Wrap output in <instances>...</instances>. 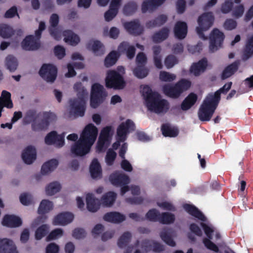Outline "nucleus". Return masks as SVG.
<instances>
[{
    "label": "nucleus",
    "instance_id": "nucleus-1",
    "mask_svg": "<svg viewBox=\"0 0 253 253\" xmlns=\"http://www.w3.org/2000/svg\"><path fill=\"white\" fill-rule=\"evenodd\" d=\"M98 133L97 127L92 124L85 126L78 141L72 146L71 151L77 156H84L90 150Z\"/></svg>",
    "mask_w": 253,
    "mask_h": 253
},
{
    "label": "nucleus",
    "instance_id": "nucleus-2",
    "mask_svg": "<svg viewBox=\"0 0 253 253\" xmlns=\"http://www.w3.org/2000/svg\"><path fill=\"white\" fill-rule=\"evenodd\" d=\"M146 107L151 112L156 114L166 113L169 108V102L162 99L160 94L156 91H153L148 85L143 86L141 90Z\"/></svg>",
    "mask_w": 253,
    "mask_h": 253
},
{
    "label": "nucleus",
    "instance_id": "nucleus-3",
    "mask_svg": "<svg viewBox=\"0 0 253 253\" xmlns=\"http://www.w3.org/2000/svg\"><path fill=\"white\" fill-rule=\"evenodd\" d=\"M74 89L77 94V98L70 99V106L76 116L83 117L85 110V99L88 93L86 89L81 82L76 83Z\"/></svg>",
    "mask_w": 253,
    "mask_h": 253
},
{
    "label": "nucleus",
    "instance_id": "nucleus-4",
    "mask_svg": "<svg viewBox=\"0 0 253 253\" xmlns=\"http://www.w3.org/2000/svg\"><path fill=\"white\" fill-rule=\"evenodd\" d=\"M39 116L36 114V111L34 110H28L25 115V119L28 122H33L32 124V129L34 131H40L46 129L50 123L56 119V115L51 112H44L42 114V118L40 121L37 122V119Z\"/></svg>",
    "mask_w": 253,
    "mask_h": 253
},
{
    "label": "nucleus",
    "instance_id": "nucleus-5",
    "mask_svg": "<svg viewBox=\"0 0 253 253\" xmlns=\"http://www.w3.org/2000/svg\"><path fill=\"white\" fill-rule=\"evenodd\" d=\"M191 86V82L185 79H180L174 85L167 84L163 86V91L165 95L172 98H177L185 91Z\"/></svg>",
    "mask_w": 253,
    "mask_h": 253
},
{
    "label": "nucleus",
    "instance_id": "nucleus-6",
    "mask_svg": "<svg viewBox=\"0 0 253 253\" xmlns=\"http://www.w3.org/2000/svg\"><path fill=\"white\" fill-rule=\"evenodd\" d=\"M105 85L108 88L122 89L126 86V82L123 76L118 72L110 70L107 73Z\"/></svg>",
    "mask_w": 253,
    "mask_h": 253
},
{
    "label": "nucleus",
    "instance_id": "nucleus-7",
    "mask_svg": "<svg viewBox=\"0 0 253 253\" xmlns=\"http://www.w3.org/2000/svg\"><path fill=\"white\" fill-rule=\"evenodd\" d=\"M107 93L103 85L98 83L94 84L91 87L90 106L97 108L105 100Z\"/></svg>",
    "mask_w": 253,
    "mask_h": 253
},
{
    "label": "nucleus",
    "instance_id": "nucleus-8",
    "mask_svg": "<svg viewBox=\"0 0 253 253\" xmlns=\"http://www.w3.org/2000/svg\"><path fill=\"white\" fill-rule=\"evenodd\" d=\"M213 21L214 16L211 12L205 13L199 17L198 19L199 27L196 28V31L201 38L207 39L203 32L208 30L212 25Z\"/></svg>",
    "mask_w": 253,
    "mask_h": 253
},
{
    "label": "nucleus",
    "instance_id": "nucleus-9",
    "mask_svg": "<svg viewBox=\"0 0 253 253\" xmlns=\"http://www.w3.org/2000/svg\"><path fill=\"white\" fill-rule=\"evenodd\" d=\"M57 74V68L51 64H43L39 71L40 76L47 82H54Z\"/></svg>",
    "mask_w": 253,
    "mask_h": 253
},
{
    "label": "nucleus",
    "instance_id": "nucleus-10",
    "mask_svg": "<svg viewBox=\"0 0 253 253\" xmlns=\"http://www.w3.org/2000/svg\"><path fill=\"white\" fill-rule=\"evenodd\" d=\"M135 128L134 123L129 119L122 123L117 129V140L125 141L126 139L127 135L134 130Z\"/></svg>",
    "mask_w": 253,
    "mask_h": 253
},
{
    "label": "nucleus",
    "instance_id": "nucleus-11",
    "mask_svg": "<svg viewBox=\"0 0 253 253\" xmlns=\"http://www.w3.org/2000/svg\"><path fill=\"white\" fill-rule=\"evenodd\" d=\"M224 34L217 29H214L210 36L209 49L211 52L217 50L222 46L224 39Z\"/></svg>",
    "mask_w": 253,
    "mask_h": 253
},
{
    "label": "nucleus",
    "instance_id": "nucleus-12",
    "mask_svg": "<svg viewBox=\"0 0 253 253\" xmlns=\"http://www.w3.org/2000/svg\"><path fill=\"white\" fill-rule=\"evenodd\" d=\"M216 108L215 107L204 100L198 111L199 120L203 122L209 121L211 119Z\"/></svg>",
    "mask_w": 253,
    "mask_h": 253
},
{
    "label": "nucleus",
    "instance_id": "nucleus-13",
    "mask_svg": "<svg viewBox=\"0 0 253 253\" xmlns=\"http://www.w3.org/2000/svg\"><path fill=\"white\" fill-rule=\"evenodd\" d=\"M200 225L203 229L205 234L208 238H205L203 239V242L205 246L207 249L211 251L218 253L219 252L218 247L214 243L211 241V239L212 237V233L213 232V230L209 225L204 222H201L200 223Z\"/></svg>",
    "mask_w": 253,
    "mask_h": 253
},
{
    "label": "nucleus",
    "instance_id": "nucleus-14",
    "mask_svg": "<svg viewBox=\"0 0 253 253\" xmlns=\"http://www.w3.org/2000/svg\"><path fill=\"white\" fill-rule=\"evenodd\" d=\"M113 133V127L111 126H106L102 128L97 142L98 149H102L105 143H110Z\"/></svg>",
    "mask_w": 253,
    "mask_h": 253
},
{
    "label": "nucleus",
    "instance_id": "nucleus-15",
    "mask_svg": "<svg viewBox=\"0 0 253 253\" xmlns=\"http://www.w3.org/2000/svg\"><path fill=\"white\" fill-rule=\"evenodd\" d=\"M64 133L58 135L56 131H52L45 137V143L47 145L55 144L60 148L64 144Z\"/></svg>",
    "mask_w": 253,
    "mask_h": 253
},
{
    "label": "nucleus",
    "instance_id": "nucleus-16",
    "mask_svg": "<svg viewBox=\"0 0 253 253\" xmlns=\"http://www.w3.org/2000/svg\"><path fill=\"white\" fill-rule=\"evenodd\" d=\"M109 180L113 185L116 186L127 185L130 181L127 175L118 171L112 173L109 176Z\"/></svg>",
    "mask_w": 253,
    "mask_h": 253
},
{
    "label": "nucleus",
    "instance_id": "nucleus-17",
    "mask_svg": "<svg viewBox=\"0 0 253 253\" xmlns=\"http://www.w3.org/2000/svg\"><path fill=\"white\" fill-rule=\"evenodd\" d=\"M50 26L48 28L50 35L56 40L61 39V31L57 27L59 23V16L57 14H52L49 19Z\"/></svg>",
    "mask_w": 253,
    "mask_h": 253
},
{
    "label": "nucleus",
    "instance_id": "nucleus-18",
    "mask_svg": "<svg viewBox=\"0 0 253 253\" xmlns=\"http://www.w3.org/2000/svg\"><path fill=\"white\" fill-rule=\"evenodd\" d=\"M124 26L128 33L134 36L140 35L143 32V28L137 19L125 22Z\"/></svg>",
    "mask_w": 253,
    "mask_h": 253
},
{
    "label": "nucleus",
    "instance_id": "nucleus-19",
    "mask_svg": "<svg viewBox=\"0 0 253 253\" xmlns=\"http://www.w3.org/2000/svg\"><path fill=\"white\" fill-rule=\"evenodd\" d=\"M22 48L25 50H36L41 46L39 41H38L33 35L26 37L21 42Z\"/></svg>",
    "mask_w": 253,
    "mask_h": 253
},
{
    "label": "nucleus",
    "instance_id": "nucleus-20",
    "mask_svg": "<svg viewBox=\"0 0 253 253\" xmlns=\"http://www.w3.org/2000/svg\"><path fill=\"white\" fill-rule=\"evenodd\" d=\"M207 66V59L206 58H203L198 62L192 64L190 68V72L195 76H199L206 71Z\"/></svg>",
    "mask_w": 253,
    "mask_h": 253
},
{
    "label": "nucleus",
    "instance_id": "nucleus-21",
    "mask_svg": "<svg viewBox=\"0 0 253 253\" xmlns=\"http://www.w3.org/2000/svg\"><path fill=\"white\" fill-rule=\"evenodd\" d=\"M22 158L24 162L27 164H32L37 158L35 148L31 145L27 146L22 153Z\"/></svg>",
    "mask_w": 253,
    "mask_h": 253
},
{
    "label": "nucleus",
    "instance_id": "nucleus-22",
    "mask_svg": "<svg viewBox=\"0 0 253 253\" xmlns=\"http://www.w3.org/2000/svg\"><path fill=\"white\" fill-rule=\"evenodd\" d=\"M74 215L69 212H63L57 214L54 218V225H65L71 223L74 219Z\"/></svg>",
    "mask_w": 253,
    "mask_h": 253
},
{
    "label": "nucleus",
    "instance_id": "nucleus-23",
    "mask_svg": "<svg viewBox=\"0 0 253 253\" xmlns=\"http://www.w3.org/2000/svg\"><path fill=\"white\" fill-rule=\"evenodd\" d=\"M0 253H18L13 241L7 238L0 239Z\"/></svg>",
    "mask_w": 253,
    "mask_h": 253
},
{
    "label": "nucleus",
    "instance_id": "nucleus-24",
    "mask_svg": "<svg viewBox=\"0 0 253 253\" xmlns=\"http://www.w3.org/2000/svg\"><path fill=\"white\" fill-rule=\"evenodd\" d=\"M21 219L14 215H5L2 221L3 225L8 227H18L22 225Z\"/></svg>",
    "mask_w": 253,
    "mask_h": 253
},
{
    "label": "nucleus",
    "instance_id": "nucleus-25",
    "mask_svg": "<svg viewBox=\"0 0 253 253\" xmlns=\"http://www.w3.org/2000/svg\"><path fill=\"white\" fill-rule=\"evenodd\" d=\"M174 33L175 37L179 40L184 39L187 34V25L184 22H177L174 27Z\"/></svg>",
    "mask_w": 253,
    "mask_h": 253
},
{
    "label": "nucleus",
    "instance_id": "nucleus-26",
    "mask_svg": "<svg viewBox=\"0 0 253 253\" xmlns=\"http://www.w3.org/2000/svg\"><path fill=\"white\" fill-rule=\"evenodd\" d=\"M103 219L108 222L119 223L125 220L126 216L119 212L112 211L105 213L103 216Z\"/></svg>",
    "mask_w": 253,
    "mask_h": 253
},
{
    "label": "nucleus",
    "instance_id": "nucleus-27",
    "mask_svg": "<svg viewBox=\"0 0 253 253\" xmlns=\"http://www.w3.org/2000/svg\"><path fill=\"white\" fill-rule=\"evenodd\" d=\"M89 171L93 179H100L102 177V169L97 159L94 158L92 161Z\"/></svg>",
    "mask_w": 253,
    "mask_h": 253
},
{
    "label": "nucleus",
    "instance_id": "nucleus-28",
    "mask_svg": "<svg viewBox=\"0 0 253 253\" xmlns=\"http://www.w3.org/2000/svg\"><path fill=\"white\" fill-rule=\"evenodd\" d=\"M185 210L191 215L201 220L206 221L207 218L204 214L195 206L190 204H185L184 205Z\"/></svg>",
    "mask_w": 253,
    "mask_h": 253
},
{
    "label": "nucleus",
    "instance_id": "nucleus-29",
    "mask_svg": "<svg viewBox=\"0 0 253 253\" xmlns=\"http://www.w3.org/2000/svg\"><path fill=\"white\" fill-rule=\"evenodd\" d=\"M166 0H146L142 4L141 10L142 13L147 11H152L156 7L162 5Z\"/></svg>",
    "mask_w": 253,
    "mask_h": 253
},
{
    "label": "nucleus",
    "instance_id": "nucleus-30",
    "mask_svg": "<svg viewBox=\"0 0 253 253\" xmlns=\"http://www.w3.org/2000/svg\"><path fill=\"white\" fill-rule=\"evenodd\" d=\"M168 20V16L165 14H160L154 19L147 21L146 27L148 29L159 27L163 25Z\"/></svg>",
    "mask_w": 253,
    "mask_h": 253
},
{
    "label": "nucleus",
    "instance_id": "nucleus-31",
    "mask_svg": "<svg viewBox=\"0 0 253 253\" xmlns=\"http://www.w3.org/2000/svg\"><path fill=\"white\" fill-rule=\"evenodd\" d=\"M86 203L87 210L92 212L96 211L100 207V202L93 194L88 193L86 196Z\"/></svg>",
    "mask_w": 253,
    "mask_h": 253
},
{
    "label": "nucleus",
    "instance_id": "nucleus-32",
    "mask_svg": "<svg viewBox=\"0 0 253 253\" xmlns=\"http://www.w3.org/2000/svg\"><path fill=\"white\" fill-rule=\"evenodd\" d=\"M198 96L193 92L189 93L181 104V109L183 111L190 109L197 102Z\"/></svg>",
    "mask_w": 253,
    "mask_h": 253
},
{
    "label": "nucleus",
    "instance_id": "nucleus-33",
    "mask_svg": "<svg viewBox=\"0 0 253 253\" xmlns=\"http://www.w3.org/2000/svg\"><path fill=\"white\" fill-rule=\"evenodd\" d=\"M239 64V62L236 61L225 67L221 75V80H225L234 74L238 70Z\"/></svg>",
    "mask_w": 253,
    "mask_h": 253
},
{
    "label": "nucleus",
    "instance_id": "nucleus-34",
    "mask_svg": "<svg viewBox=\"0 0 253 253\" xmlns=\"http://www.w3.org/2000/svg\"><path fill=\"white\" fill-rule=\"evenodd\" d=\"M172 229L170 228H164L160 233L161 239L168 245L170 247H175L176 243L172 239Z\"/></svg>",
    "mask_w": 253,
    "mask_h": 253
},
{
    "label": "nucleus",
    "instance_id": "nucleus-35",
    "mask_svg": "<svg viewBox=\"0 0 253 253\" xmlns=\"http://www.w3.org/2000/svg\"><path fill=\"white\" fill-rule=\"evenodd\" d=\"M87 48L91 50L96 55H101L104 53L105 48L103 44L99 41L89 42L86 45Z\"/></svg>",
    "mask_w": 253,
    "mask_h": 253
},
{
    "label": "nucleus",
    "instance_id": "nucleus-36",
    "mask_svg": "<svg viewBox=\"0 0 253 253\" xmlns=\"http://www.w3.org/2000/svg\"><path fill=\"white\" fill-rule=\"evenodd\" d=\"M169 30L167 27H164L159 31L155 32L152 37L155 43H160L166 40L169 37Z\"/></svg>",
    "mask_w": 253,
    "mask_h": 253
},
{
    "label": "nucleus",
    "instance_id": "nucleus-37",
    "mask_svg": "<svg viewBox=\"0 0 253 253\" xmlns=\"http://www.w3.org/2000/svg\"><path fill=\"white\" fill-rule=\"evenodd\" d=\"M63 36L64 37L65 42L71 45H76L80 41L79 37L70 30L63 31Z\"/></svg>",
    "mask_w": 253,
    "mask_h": 253
},
{
    "label": "nucleus",
    "instance_id": "nucleus-38",
    "mask_svg": "<svg viewBox=\"0 0 253 253\" xmlns=\"http://www.w3.org/2000/svg\"><path fill=\"white\" fill-rule=\"evenodd\" d=\"M153 52V61L156 67L159 69L163 68L162 56L161 54V48L159 45H155L152 48Z\"/></svg>",
    "mask_w": 253,
    "mask_h": 253
},
{
    "label": "nucleus",
    "instance_id": "nucleus-39",
    "mask_svg": "<svg viewBox=\"0 0 253 253\" xmlns=\"http://www.w3.org/2000/svg\"><path fill=\"white\" fill-rule=\"evenodd\" d=\"M161 131L163 135L165 137H174L179 133L178 129L174 127H171L168 124L162 125Z\"/></svg>",
    "mask_w": 253,
    "mask_h": 253
},
{
    "label": "nucleus",
    "instance_id": "nucleus-40",
    "mask_svg": "<svg viewBox=\"0 0 253 253\" xmlns=\"http://www.w3.org/2000/svg\"><path fill=\"white\" fill-rule=\"evenodd\" d=\"M58 161L56 159H51L44 163L41 168L42 174H46L53 171L58 166Z\"/></svg>",
    "mask_w": 253,
    "mask_h": 253
},
{
    "label": "nucleus",
    "instance_id": "nucleus-41",
    "mask_svg": "<svg viewBox=\"0 0 253 253\" xmlns=\"http://www.w3.org/2000/svg\"><path fill=\"white\" fill-rule=\"evenodd\" d=\"M117 197V195L114 192L110 191L104 194L102 198L101 201L102 204L106 207L112 206L115 202Z\"/></svg>",
    "mask_w": 253,
    "mask_h": 253
},
{
    "label": "nucleus",
    "instance_id": "nucleus-42",
    "mask_svg": "<svg viewBox=\"0 0 253 253\" xmlns=\"http://www.w3.org/2000/svg\"><path fill=\"white\" fill-rule=\"evenodd\" d=\"M119 50L120 51L126 50V56L129 59H132L134 57L136 50L134 46H129L128 43L125 42L120 44Z\"/></svg>",
    "mask_w": 253,
    "mask_h": 253
},
{
    "label": "nucleus",
    "instance_id": "nucleus-43",
    "mask_svg": "<svg viewBox=\"0 0 253 253\" xmlns=\"http://www.w3.org/2000/svg\"><path fill=\"white\" fill-rule=\"evenodd\" d=\"M53 209V203L48 200H42L38 208V213L43 214L48 212Z\"/></svg>",
    "mask_w": 253,
    "mask_h": 253
},
{
    "label": "nucleus",
    "instance_id": "nucleus-44",
    "mask_svg": "<svg viewBox=\"0 0 253 253\" xmlns=\"http://www.w3.org/2000/svg\"><path fill=\"white\" fill-rule=\"evenodd\" d=\"M137 9L136 3L133 1H129L125 4L123 11L124 15L130 16L133 14Z\"/></svg>",
    "mask_w": 253,
    "mask_h": 253
},
{
    "label": "nucleus",
    "instance_id": "nucleus-45",
    "mask_svg": "<svg viewBox=\"0 0 253 253\" xmlns=\"http://www.w3.org/2000/svg\"><path fill=\"white\" fill-rule=\"evenodd\" d=\"M221 93L219 90H217L214 92V95L211 94H209L204 100L216 108L220 100V95Z\"/></svg>",
    "mask_w": 253,
    "mask_h": 253
},
{
    "label": "nucleus",
    "instance_id": "nucleus-46",
    "mask_svg": "<svg viewBox=\"0 0 253 253\" xmlns=\"http://www.w3.org/2000/svg\"><path fill=\"white\" fill-rule=\"evenodd\" d=\"M14 33L13 29L5 24H0V36L4 39L11 37Z\"/></svg>",
    "mask_w": 253,
    "mask_h": 253
},
{
    "label": "nucleus",
    "instance_id": "nucleus-47",
    "mask_svg": "<svg viewBox=\"0 0 253 253\" xmlns=\"http://www.w3.org/2000/svg\"><path fill=\"white\" fill-rule=\"evenodd\" d=\"M119 55L117 51H111L105 58L104 65L107 67H110L114 65L119 58Z\"/></svg>",
    "mask_w": 253,
    "mask_h": 253
},
{
    "label": "nucleus",
    "instance_id": "nucleus-48",
    "mask_svg": "<svg viewBox=\"0 0 253 253\" xmlns=\"http://www.w3.org/2000/svg\"><path fill=\"white\" fill-rule=\"evenodd\" d=\"M5 65L10 72L15 71L18 66L17 59L13 55H8L5 59Z\"/></svg>",
    "mask_w": 253,
    "mask_h": 253
},
{
    "label": "nucleus",
    "instance_id": "nucleus-49",
    "mask_svg": "<svg viewBox=\"0 0 253 253\" xmlns=\"http://www.w3.org/2000/svg\"><path fill=\"white\" fill-rule=\"evenodd\" d=\"M61 188V185L58 182H51L45 188L46 194L48 196H52L59 192Z\"/></svg>",
    "mask_w": 253,
    "mask_h": 253
},
{
    "label": "nucleus",
    "instance_id": "nucleus-50",
    "mask_svg": "<svg viewBox=\"0 0 253 253\" xmlns=\"http://www.w3.org/2000/svg\"><path fill=\"white\" fill-rule=\"evenodd\" d=\"M131 238V234L129 232L124 233L118 241V246L120 248H124L127 246Z\"/></svg>",
    "mask_w": 253,
    "mask_h": 253
},
{
    "label": "nucleus",
    "instance_id": "nucleus-51",
    "mask_svg": "<svg viewBox=\"0 0 253 253\" xmlns=\"http://www.w3.org/2000/svg\"><path fill=\"white\" fill-rule=\"evenodd\" d=\"M175 216L169 212H163L160 214L159 222L162 224H170L174 222Z\"/></svg>",
    "mask_w": 253,
    "mask_h": 253
},
{
    "label": "nucleus",
    "instance_id": "nucleus-52",
    "mask_svg": "<svg viewBox=\"0 0 253 253\" xmlns=\"http://www.w3.org/2000/svg\"><path fill=\"white\" fill-rule=\"evenodd\" d=\"M2 103L4 104L5 107L11 109L13 107V105L11 99V94L6 90H3L1 92V96Z\"/></svg>",
    "mask_w": 253,
    "mask_h": 253
},
{
    "label": "nucleus",
    "instance_id": "nucleus-53",
    "mask_svg": "<svg viewBox=\"0 0 253 253\" xmlns=\"http://www.w3.org/2000/svg\"><path fill=\"white\" fill-rule=\"evenodd\" d=\"M253 55V36L250 38L246 44L244 50V58L248 59Z\"/></svg>",
    "mask_w": 253,
    "mask_h": 253
},
{
    "label": "nucleus",
    "instance_id": "nucleus-54",
    "mask_svg": "<svg viewBox=\"0 0 253 253\" xmlns=\"http://www.w3.org/2000/svg\"><path fill=\"white\" fill-rule=\"evenodd\" d=\"M49 226L47 224H42L39 227L35 232V238L37 240L42 239L48 232Z\"/></svg>",
    "mask_w": 253,
    "mask_h": 253
},
{
    "label": "nucleus",
    "instance_id": "nucleus-55",
    "mask_svg": "<svg viewBox=\"0 0 253 253\" xmlns=\"http://www.w3.org/2000/svg\"><path fill=\"white\" fill-rule=\"evenodd\" d=\"M148 70L145 66L138 65L133 70V74L138 78L142 79L148 74Z\"/></svg>",
    "mask_w": 253,
    "mask_h": 253
},
{
    "label": "nucleus",
    "instance_id": "nucleus-56",
    "mask_svg": "<svg viewBox=\"0 0 253 253\" xmlns=\"http://www.w3.org/2000/svg\"><path fill=\"white\" fill-rule=\"evenodd\" d=\"M241 1V0H234L236 3H240ZM233 6V0H226L221 5V11L223 13H228L232 10Z\"/></svg>",
    "mask_w": 253,
    "mask_h": 253
},
{
    "label": "nucleus",
    "instance_id": "nucleus-57",
    "mask_svg": "<svg viewBox=\"0 0 253 253\" xmlns=\"http://www.w3.org/2000/svg\"><path fill=\"white\" fill-rule=\"evenodd\" d=\"M160 213L155 209L150 210L146 214V218L149 221H159Z\"/></svg>",
    "mask_w": 253,
    "mask_h": 253
},
{
    "label": "nucleus",
    "instance_id": "nucleus-58",
    "mask_svg": "<svg viewBox=\"0 0 253 253\" xmlns=\"http://www.w3.org/2000/svg\"><path fill=\"white\" fill-rule=\"evenodd\" d=\"M117 153L112 149H109L105 157V162L108 166L113 165L116 158Z\"/></svg>",
    "mask_w": 253,
    "mask_h": 253
},
{
    "label": "nucleus",
    "instance_id": "nucleus-59",
    "mask_svg": "<svg viewBox=\"0 0 253 253\" xmlns=\"http://www.w3.org/2000/svg\"><path fill=\"white\" fill-rule=\"evenodd\" d=\"M159 78L160 80L163 82H171L175 79L176 76L166 71H161Z\"/></svg>",
    "mask_w": 253,
    "mask_h": 253
},
{
    "label": "nucleus",
    "instance_id": "nucleus-60",
    "mask_svg": "<svg viewBox=\"0 0 253 253\" xmlns=\"http://www.w3.org/2000/svg\"><path fill=\"white\" fill-rule=\"evenodd\" d=\"M178 63L176 57L173 55H169L167 56L165 60V64L167 68H172L174 65Z\"/></svg>",
    "mask_w": 253,
    "mask_h": 253
},
{
    "label": "nucleus",
    "instance_id": "nucleus-61",
    "mask_svg": "<svg viewBox=\"0 0 253 253\" xmlns=\"http://www.w3.org/2000/svg\"><path fill=\"white\" fill-rule=\"evenodd\" d=\"M72 236L77 239H83L86 236V232L83 228H77L73 231Z\"/></svg>",
    "mask_w": 253,
    "mask_h": 253
},
{
    "label": "nucleus",
    "instance_id": "nucleus-62",
    "mask_svg": "<svg viewBox=\"0 0 253 253\" xmlns=\"http://www.w3.org/2000/svg\"><path fill=\"white\" fill-rule=\"evenodd\" d=\"M244 6L243 4H240L235 6L232 12V16L236 18L242 16L244 12Z\"/></svg>",
    "mask_w": 253,
    "mask_h": 253
},
{
    "label": "nucleus",
    "instance_id": "nucleus-63",
    "mask_svg": "<svg viewBox=\"0 0 253 253\" xmlns=\"http://www.w3.org/2000/svg\"><path fill=\"white\" fill-rule=\"evenodd\" d=\"M63 234V230L60 228H57L52 230L47 236L46 239L48 241L55 239L58 236H61Z\"/></svg>",
    "mask_w": 253,
    "mask_h": 253
},
{
    "label": "nucleus",
    "instance_id": "nucleus-64",
    "mask_svg": "<svg viewBox=\"0 0 253 253\" xmlns=\"http://www.w3.org/2000/svg\"><path fill=\"white\" fill-rule=\"evenodd\" d=\"M237 22L233 19H227L224 23V28L227 30H232L237 27Z\"/></svg>",
    "mask_w": 253,
    "mask_h": 253
}]
</instances>
